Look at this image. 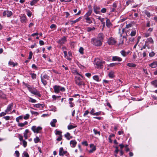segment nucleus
I'll use <instances>...</instances> for the list:
<instances>
[{"mask_svg": "<svg viewBox=\"0 0 157 157\" xmlns=\"http://www.w3.org/2000/svg\"><path fill=\"white\" fill-rule=\"evenodd\" d=\"M32 13L30 11H28L27 12V15L29 17H30L31 16Z\"/></svg>", "mask_w": 157, "mask_h": 157, "instance_id": "69168bd1", "label": "nucleus"}, {"mask_svg": "<svg viewBox=\"0 0 157 157\" xmlns=\"http://www.w3.org/2000/svg\"><path fill=\"white\" fill-rule=\"evenodd\" d=\"M3 15L4 16H6L7 17H9L12 15V13L10 11H5L3 12Z\"/></svg>", "mask_w": 157, "mask_h": 157, "instance_id": "9b49d317", "label": "nucleus"}, {"mask_svg": "<svg viewBox=\"0 0 157 157\" xmlns=\"http://www.w3.org/2000/svg\"><path fill=\"white\" fill-rule=\"evenodd\" d=\"M152 84L156 87H157V80H154L151 82Z\"/></svg>", "mask_w": 157, "mask_h": 157, "instance_id": "e433bc0d", "label": "nucleus"}, {"mask_svg": "<svg viewBox=\"0 0 157 157\" xmlns=\"http://www.w3.org/2000/svg\"><path fill=\"white\" fill-rule=\"evenodd\" d=\"M93 79L95 81L99 82L100 81L99 78L98 76L95 75L93 77Z\"/></svg>", "mask_w": 157, "mask_h": 157, "instance_id": "2f4dec72", "label": "nucleus"}, {"mask_svg": "<svg viewBox=\"0 0 157 157\" xmlns=\"http://www.w3.org/2000/svg\"><path fill=\"white\" fill-rule=\"evenodd\" d=\"M136 30L135 29H133L130 34V35L132 36H134L136 35Z\"/></svg>", "mask_w": 157, "mask_h": 157, "instance_id": "4be33fe9", "label": "nucleus"}, {"mask_svg": "<svg viewBox=\"0 0 157 157\" xmlns=\"http://www.w3.org/2000/svg\"><path fill=\"white\" fill-rule=\"evenodd\" d=\"M44 106V104H35L34 105V107L36 108H39L40 107H43Z\"/></svg>", "mask_w": 157, "mask_h": 157, "instance_id": "5701e85b", "label": "nucleus"}, {"mask_svg": "<svg viewBox=\"0 0 157 157\" xmlns=\"http://www.w3.org/2000/svg\"><path fill=\"white\" fill-rule=\"evenodd\" d=\"M29 114H26L25 116H24V118L25 120H26L29 118Z\"/></svg>", "mask_w": 157, "mask_h": 157, "instance_id": "09e8293b", "label": "nucleus"}, {"mask_svg": "<svg viewBox=\"0 0 157 157\" xmlns=\"http://www.w3.org/2000/svg\"><path fill=\"white\" fill-rule=\"evenodd\" d=\"M101 113V112H96L94 114H93V115L94 116H99L100 115Z\"/></svg>", "mask_w": 157, "mask_h": 157, "instance_id": "3c124183", "label": "nucleus"}, {"mask_svg": "<svg viewBox=\"0 0 157 157\" xmlns=\"http://www.w3.org/2000/svg\"><path fill=\"white\" fill-rule=\"evenodd\" d=\"M54 92L56 93H59L60 91H64L65 90V89L64 87H61L59 86L55 85L53 87Z\"/></svg>", "mask_w": 157, "mask_h": 157, "instance_id": "7ed1b4c3", "label": "nucleus"}, {"mask_svg": "<svg viewBox=\"0 0 157 157\" xmlns=\"http://www.w3.org/2000/svg\"><path fill=\"white\" fill-rule=\"evenodd\" d=\"M106 25L108 28H110L112 26V24L111 23L110 20L108 19H107L106 20Z\"/></svg>", "mask_w": 157, "mask_h": 157, "instance_id": "6ab92c4d", "label": "nucleus"}, {"mask_svg": "<svg viewBox=\"0 0 157 157\" xmlns=\"http://www.w3.org/2000/svg\"><path fill=\"white\" fill-rule=\"evenodd\" d=\"M93 131L95 134L96 135L97 134H98L99 136L100 135V132L98 131L97 130H96L95 128H94L93 129Z\"/></svg>", "mask_w": 157, "mask_h": 157, "instance_id": "a19ab883", "label": "nucleus"}, {"mask_svg": "<svg viewBox=\"0 0 157 157\" xmlns=\"http://www.w3.org/2000/svg\"><path fill=\"white\" fill-rule=\"evenodd\" d=\"M76 144L77 142L75 140H72L70 142V144L71 145V147H75Z\"/></svg>", "mask_w": 157, "mask_h": 157, "instance_id": "f3484780", "label": "nucleus"}, {"mask_svg": "<svg viewBox=\"0 0 157 157\" xmlns=\"http://www.w3.org/2000/svg\"><path fill=\"white\" fill-rule=\"evenodd\" d=\"M49 76L47 75H45L43 76H41V79L43 84L45 86L47 84V80H48Z\"/></svg>", "mask_w": 157, "mask_h": 157, "instance_id": "20e7f679", "label": "nucleus"}, {"mask_svg": "<svg viewBox=\"0 0 157 157\" xmlns=\"http://www.w3.org/2000/svg\"><path fill=\"white\" fill-rule=\"evenodd\" d=\"M67 151H63V147H60L59 150V154L60 156H63V155L66 153Z\"/></svg>", "mask_w": 157, "mask_h": 157, "instance_id": "4468645a", "label": "nucleus"}, {"mask_svg": "<svg viewBox=\"0 0 157 157\" xmlns=\"http://www.w3.org/2000/svg\"><path fill=\"white\" fill-rule=\"evenodd\" d=\"M81 18H82V17H79L78 18L76 19V20H75V21H71V24H73L75 23L78 22L81 19Z\"/></svg>", "mask_w": 157, "mask_h": 157, "instance_id": "c756f323", "label": "nucleus"}, {"mask_svg": "<svg viewBox=\"0 0 157 157\" xmlns=\"http://www.w3.org/2000/svg\"><path fill=\"white\" fill-rule=\"evenodd\" d=\"M127 66L131 67H136V65L133 63H128L127 64Z\"/></svg>", "mask_w": 157, "mask_h": 157, "instance_id": "cd10ccee", "label": "nucleus"}, {"mask_svg": "<svg viewBox=\"0 0 157 157\" xmlns=\"http://www.w3.org/2000/svg\"><path fill=\"white\" fill-rule=\"evenodd\" d=\"M50 27L51 29L56 28V25L54 24H52L50 26Z\"/></svg>", "mask_w": 157, "mask_h": 157, "instance_id": "6e6d98bb", "label": "nucleus"}, {"mask_svg": "<svg viewBox=\"0 0 157 157\" xmlns=\"http://www.w3.org/2000/svg\"><path fill=\"white\" fill-rule=\"evenodd\" d=\"M28 101L29 102L32 103H35L36 102V100L35 99H33L31 98H29V99Z\"/></svg>", "mask_w": 157, "mask_h": 157, "instance_id": "58836bf2", "label": "nucleus"}, {"mask_svg": "<svg viewBox=\"0 0 157 157\" xmlns=\"http://www.w3.org/2000/svg\"><path fill=\"white\" fill-rule=\"evenodd\" d=\"M62 139V136H59L57 139V141H60Z\"/></svg>", "mask_w": 157, "mask_h": 157, "instance_id": "774afa93", "label": "nucleus"}, {"mask_svg": "<svg viewBox=\"0 0 157 157\" xmlns=\"http://www.w3.org/2000/svg\"><path fill=\"white\" fill-rule=\"evenodd\" d=\"M106 9L105 8H102L101 10V12L102 13H105L106 12Z\"/></svg>", "mask_w": 157, "mask_h": 157, "instance_id": "8fccbe9b", "label": "nucleus"}, {"mask_svg": "<svg viewBox=\"0 0 157 157\" xmlns=\"http://www.w3.org/2000/svg\"><path fill=\"white\" fill-rule=\"evenodd\" d=\"M89 113V111L88 110H86V111H85L84 113L83 116L84 117L86 116Z\"/></svg>", "mask_w": 157, "mask_h": 157, "instance_id": "e2e57ef3", "label": "nucleus"}, {"mask_svg": "<svg viewBox=\"0 0 157 157\" xmlns=\"http://www.w3.org/2000/svg\"><path fill=\"white\" fill-rule=\"evenodd\" d=\"M42 128L39 126L36 127L35 126H33L31 128L32 130L34 132L36 133H39L40 132V131L41 130Z\"/></svg>", "mask_w": 157, "mask_h": 157, "instance_id": "423d86ee", "label": "nucleus"}, {"mask_svg": "<svg viewBox=\"0 0 157 157\" xmlns=\"http://www.w3.org/2000/svg\"><path fill=\"white\" fill-rule=\"evenodd\" d=\"M9 64L10 65H13V67L15 66V64L13 62H9Z\"/></svg>", "mask_w": 157, "mask_h": 157, "instance_id": "603ef678", "label": "nucleus"}, {"mask_svg": "<svg viewBox=\"0 0 157 157\" xmlns=\"http://www.w3.org/2000/svg\"><path fill=\"white\" fill-rule=\"evenodd\" d=\"M85 19L86 20V22L89 24H90L92 22V21L93 20H94V19L92 17H86L85 18Z\"/></svg>", "mask_w": 157, "mask_h": 157, "instance_id": "2eb2a0df", "label": "nucleus"}, {"mask_svg": "<svg viewBox=\"0 0 157 157\" xmlns=\"http://www.w3.org/2000/svg\"><path fill=\"white\" fill-rule=\"evenodd\" d=\"M145 14L148 17H150L151 16L150 13L148 12H146Z\"/></svg>", "mask_w": 157, "mask_h": 157, "instance_id": "338daca9", "label": "nucleus"}, {"mask_svg": "<svg viewBox=\"0 0 157 157\" xmlns=\"http://www.w3.org/2000/svg\"><path fill=\"white\" fill-rule=\"evenodd\" d=\"M32 56H33V53L31 51L29 52V59H31L32 58Z\"/></svg>", "mask_w": 157, "mask_h": 157, "instance_id": "a18cd8bd", "label": "nucleus"}, {"mask_svg": "<svg viewBox=\"0 0 157 157\" xmlns=\"http://www.w3.org/2000/svg\"><path fill=\"white\" fill-rule=\"evenodd\" d=\"M30 91L33 94L37 95L39 97H40L41 96L39 92L34 88L30 90Z\"/></svg>", "mask_w": 157, "mask_h": 157, "instance_id": "9d476101", "label": "nucleus"}, {"mask_svg": "<svg viewBox=\"0 0 157 157\" xmlns=\"http://www.w3.org/2000/svg\"><path fill=\"white\" fill-rule=\"evenodd\" d=\"M34 140L35 143H37L40 141V140L38 137L36 136V138L34 139Z\"/></svg>", "mask_w": 157, "mask_h": 157, "instance_id": "ea45409f", "label": "nucleus"}, {"mask_svg": "<svg viewBox=\"0 0 157 157\" xmlns=\"http://www.w3.org/2000/svg\"><path fill=\"white\" fill-rule=\"evenodd\" d=\"M100 21H101V22H102V23L103 24V26H105V22L104 21V19L103 18H101V19Z\"/></svg>", "mask_w": 157, "mask_h": 157, "instance_id": "0e129e2a", "label": "nucleus"}, {"mask_svg": "<svg viewBox=\"0 0 157 157\" xmlns=\"http://www.w3.org/2000/svg\"><path fill=\"white\" fill-rule=\"evenodd\" d=\"M23 155L25 157H29L28 154L26 152H24Z\"/></svg>", "mask_w": 157, "mask_h": 157, "instance_id": "de8ad7c7", "label": "nucleus"}, {"mask_svg": "<svg viewBox=\"0 0 157 157\" xmlns=\"http://www.w3.org/2000/svg\"><path fill=\"white\" fill-rule=\"evenodd\" d=\"M26 20V17L25 16H23L21 17V21L22 23L25 22Z\"/></svg>", "mask_w": 157, "mask_h": 157, "instance_id": "c85d7f7f", "label": "nucleus"}, {"mask_svg": "<svg viewBox=\"0 0 157 157\" xmlns=\"http://www.w3.org/2000/svg\"><path fill=\"white\" fill-rule=\"evenodd\" d=\"M95 112L94 109H92L90 112V114L93 115V114H94Z\"/></svg>", "mask_w": 157, "mask_h": 157, "instance_id": "4d7b16f0", "label": "nucleus"}, {"mask_svg": "<svg viewBox=\"0 0 157 157\" xmlns=\"http://www.w3.org/2000/svg\"><path fill=\"white\" fill-rule=\"evenodd\" d=\"M94 12L96 14H98L100 13L99 8L98 7H94Z\"/></svg>", "mask_w": 157, "mask_h": 157, "instance_id": "412c9836", "label": "nucleus"}, {"mask_svg": "<svg viewBox=\"0 0 157 157\" xmlns=\"http://www.w3.org/2000/svg\"><path fill=\"white\" fill-rule=\"evenodd\" d=\"M39 1V0H33L30 3V5L32 6L34 5Z\"/></svg>", "mask_w": 157, "mask_h": 157, "instance_id": "7c9ffc66", "label": "nucleus"}, {"mask_svg": "<svg viewBox=\"0 0 157 157\" xmlns=\"http://www.w3.org/2000/svg\"><path fill=\"white\" fill-rule=\"evenodd\" d=\"M76 83L79 86H81L82 85H84V83L82 79L79 77H76Z\"/></svg>", "mask_w": 157, "mask_h": 157, "instance_id": "39448f33", "label": "nucleus"}, {"mask_svg": "<svg viewBox=\"0 0 157 157\" xmlns=\"http://www.w3.org/2000/svg\"><path fill=\"white\" fill-rule=\"evenodd\" d=\"M60 97L58 96H56L55 95H53L52 96V98H53V99L54 100H56V99L57 98H59Z\"/></svg>", "mask_w": 157, "mask_h": 157, "instance_id": "bf43d9fd", "label": "nucleus"}, {"mask_svg": "<svg viewBox=\"0 0 157 157\" xmlns=\"http://www.w3.org/2000/svg\"><path fill=\"white\" fill-rule=\"evenodd\" d=\"M23 145L24 147H25L27 145V142L25 141V140H23Z\"/></svg>", "mask_w": 157, "mask_h": 157, "instance_id": "37998d69", "label": "nucleus"}, {"mask_svg": "<svg viewBox=\"0 0 157 157\" xmlns=\"http://www.w3.org/2000/svg\"><path fill=\"white\" fill-rule=\"evenodd\" d=\"M0 98L4 99L6 98V96L5 94H4L3 92L1 90H0Z\"/></svg>", "mask_w": 157, "mask_h": 157, "instance_id": "a878e982", "label": "nucleus"}, {"mask_svg": "<svg viewBox=\"0 0 157 157\" xmlns=\"http://www.w3.org/2000/svg\"><path fill=\"white\" fill-rule=\"evenodd\" d=\"M79 51L82 54H83V48L82 47H80L79 49Z\"/></svg>", "mask_w": 157, "mask_h": 157, "instance_id": "79ce46f5", "label": "nucleus"}, {"mask_svg": "<svg viewBox=\"0 0 157 157\" xmlns=\"http://www.w3.org/2000/svg\"><path fill=\"white\" fill-rule=\"evenodd\" d=\"M6 112H2L0 114V117H1L3 116H4L5 115H6Z\"/></svg>", "mask_w": 157, "mask_h": 157, "instance_id": "052dcab7", "label": "nucleus"}, {"mask_svg": "<svg viewBox=\"0 0 157 157\" xmlns=\"http://www.w3.org/2000/svg\"><path fill=\"white\" fill-rule=\"evenodd\" d=\"M90 147L92 148L89 151V152L90 153H92L94 151H95V150H96V147L95 146H94V145L93 144H90Z\"/></svg>", "mask_w": 157, "mask_h": 157, "instance_id": "dca6fc26", "label": "nucleus"}, {"mask_svg": "<svg viewBox=\"0 0 157 157\" xmlns=\"http://www.w3.org/2000/svg\"><path fill=\"white\" fill-rule=\"evenodd\" d=\"M95 29V28L94 27L91 28L90 27H88L87 28V30L88 32H90L91 31L94 30Z\"/></svg>", "mask_w": 157, "mask_h": 157, "instance_id": "c9c22d12", "label": "nucleus"}, {"mask_svg": "<svg viewBox=\"0 0 157 157\" xmlns=\"http://www.w3.org/2000/svg\"><path fill=\"white\" fill-rule=\"evenodd\" d=\"M55 132L56 135H59V136H62V132L61 131L56 130H55Z\"/></svg>", "mask_w": 157, "mask_h": 157, "instance_id": "f704fd0d", "label": "nucleus"}, {"mask_svg": "<svg viewBox=\"0 0 157 157\" xmlns=\"http://www.w3.org/2000/svg\"><path fill=\"white\" fill-rule=\"evenodd\" d=\"M13 104L12 103H11L9 104L7 107V109H6V110L5 111V112H8L9 111H10V110H11L12 109V108L13 107Z\"/></svg>", "mask_w": 157, "mask_h": 157, "instance_id": "ddd939ff", "label": "nucleus"}, {"mask_svg": "<svg viewBox=\"0 0 157 157\" xmlns=\"http://www.w3.org/2000/svg\"><path fill=\"white\" fill-rule=\"evenodd\" d=\"M65 136L68 140L72 138V137L70 136V134L69 132L67 133L65 135Z\"/></svg>", "mask_w": 157, "mask_h": 157, "instance_id": "bb28decb", "label": "nucleus"}, {"mask_svg": "<svg viewBox=\"0 0 157 157\" xmlns=\"http://www.w3.org/2000/svg\"><path fill=\"white\" fill-rule=\"evenodd\" d=\"M150 34V33L147 32V33H145L144 36L146 37H147L149 36Z\"/></svg>", "mask_w": 157, "mask_h": 157, "instance_id": "680f3d73", "label": "nucleus"}, {"mask_svg": "<svg viewBox=\"0 0 157 157\" xmlns=\"http://www.w3.org/2000/svg\"><path fill=\"white\" fill-rule=\"evenodd\" d=\"M122 60V59L121 58L117 56L113 57L112 59V60L113 61H121Z\"/></svg>", "mask_w": 157, "mask_h": 157, "instance_id": "f8f14e48", "label": "nucleus"}, {"mask_svg": "<svg viewBox=\"0 0 157 157\" xmlns=\"http://www.w3.org/2000/svg\"><path fill=\"white\" fill-rule=\"evenodd\" d=\"M94 63L97 68H101L103 64L105 63V62L97 58L94 60Z\"/></svg>", "mask_w": 157, "mask_h": 157, "instance_id": "f03ea898", "label": "nucleus"}, {"mask_svg": "<svg viewBox=\"0 0 157 157\" xmlns=\"http://www.w3.org/2000/svg\"><path fill=\"white\" fill-rule=\"evenodd\" d=\"M107 42L109 45H113L116 43V41L113 38L111 37L108 39Z\"/></svg>", "mask_w": 157, "mask_h": 157, "instance_id": "6e6552de", "label": "nucleus"}, {"mask_svg": "<svg viewBox=\"0 0 157 157\" xmlns=\"http://www.w3.org/2000/svg\"><path fill=\"white\" fill-rule=\"evenodd\" d=\"M152 68H155L157 66V62H154L149 65Z\"/></svg>", "mask_w": 157, "mask_h": 157, "instance_id": "aec40b11", "label": "nucleus"}, {"mask_svg": "<svg viewBox=\"0 0 157 157\" xmlns=\"http://www.w3.org/2000/svg\"><path fill=\"white\" fill-rule=\"evenodd\" d=\"M77 127L76 126H73L72 125H69L67 126V128L69 130H70L74 128Z\"/></svg>", "mask_w": 157, "mask_h": 157, "instance_id": "473e14b6", "label": "nucleus"}, {"mask_svg": "<svg viewBox=\"0 0 157 157\" xmlns=\"http://www.w3.org/2000/svg\"><path fill=\"white\" fill-rule=\"evenodd\" d=\"M153 41L152 38L151 37L147 38L145 42V45L148 48H150L149 44H153Z\"/></svg>", "mask_w": 157, "mask_h": 157, "instance_id": "0eeeda50", "label": "nucleus"}, {"mask_svg": "<svg viewBox=\"0 0 157 157\" xmlns=\"http://www.w3.org/2000/svg\"><path fill=\"white\" fill-rule=\"evenodd\" d=\"M155 54L154 52H152L149 53V56L150 57H152L153 56H154Z\"/></svg>", "mask_w": 157, "mask_h": 157, "instance_id": "13d9d810", "label": "nucleus"}, {"mask_svg": "<svg viewBox=\"0 0 157 157\" xmlns=\"http://www.w3.org/2000/svg\"><path fill=\"white\" fill-rule=\"evenodd\" d=\"M31 76L33 79H35L36 77V74L33 73L31 74Z\"/></svg>", "mask_w": 157, "mask_h": 157, "instance_id": "5fc2aeb1", "label": "nucleus"}, {"mask_svg": "<svg viewBox=\"0 0 157 157\" xmlns=\"http://www.w3.org/2000/svg\"><path fill=\"white\" fill-rule=\"evenodd\" d=\"M22 118V117L21 116H20L18 117H17L16 119V121L19 122V120L20 119H21Z\"/></svg>", "mask_w": 157, "mask_h": 157, "instance_id": "49530a36", "label": "nucleus"}, {"mask_svg": "<svg viewBox=\"0 0 157 157\" xmlns=\"http://www.w3.org/2000/svg\"><path fill=\"white\" fill-rule=\"evenodd\" d=\"M73 72L76 75H80V76H81L82 77V75H81L79 74L76 70H74V71H73Z\"/></svg>", "mask_w": 157, "mask_h": 157, "instance_id": "c03bdc74", "label": "nucleus"}, {"mask_svg": "<svg viewBox=\"0 0 157 157\" xmlns=\"http://www.w3.org/2000/svg\"><path fill=\"white\" fill-rule=\"evenodd\" d=\"M92 11L91 10H89L85 15L84 16V17H89V16H90L92 13Z\"/></svg>", "mask_w": 157, "mask_h": 157, "instance_id": "b1692460", "label": "nucleus"}, {"mask_svg": "<svg viewBox=\"0 0 157 157\" xmlns=\"http://www.w3.org/2000/svg\"><path fill=\"white\" fill-rule=\"evenodd\" d=\"M121 55L124 57H125L127 56V53L124 51L122 50L120 52Z\"/></svg>", "mask_w": 157, "mask_h": 157, "instance_id": "72a5a7b5", "label": "nucleus"}, {"mask_svg": "<svg viewBox=\"0 0 157 157\" xmlns=\"http://www.w3.org/2000/svg\"><path fill=\"white\" fill-rule=\"evenodd\" d=\"M109 76L110 78H113L114 77V72L112 71L110 72L109 74Z\"/></svg>", "mask_w": 157, "mask_h": 157, "instance_id": "4c0bfd02", "label": "nucleus"}, {"mask_svg": "<svg viewBox=\"0 0 157 157\" xmlns=\"http://www.w3.org/2000/svg\"><path fill=\"white\" fill-rule=\"evenodd\" d=\"M67 41L66 38L65 36L61 38L59 40L57 41V43L61 44H64Z\"/></svg>", "mask_w": 157, "mask_h": 157, "instance_id": "1a4fd4ad", "label": "nucleus"}, {"mask_svg": "<svg viewBox=\"0 0 157 157\" xmlns=\"http://www.w3.org/2000/svg\"><path fill=\"white\" fill-rule=\"evenodd\" d=\"M103 40V34L102 33H100L97 37L93 38L91 39V42L95 46H100L102 44Z\"/></svg>", "mask_w": 157, "mask_h": 157, "instance_id": "f257e3e1", "label": "nucleus"}, {"mask_svg": "<svg viewBox=\"0 0 157 157\" xmlns=\"http://www.w3.org/2000/svg\"><path fill=\"white\" fill-rule=\"evenodd\" d=\"M57 120L56 119H53L52 120V121L50 122V124L51 126L52 127H56L55 124L57 122Z\"/></svg>", "mask_w": 157, "mask_h": 157, "instance_id": "a211bd4d", "label": "nucleus"}, {"mask_svg": "<svg viewBox=\"0 0 157 157\" xmlns=\"http://www.w3.org/2000/svg\"><path fill=\"white\" fill-rule=\"evenodd\" d=\"M117 64V63H113L110 64L109 65V67H113L116 65Z\"/></svg>", "mask_w": 157, "mask_h": 157, "instance_id": "864d4df0", "label": "nucleus"}, {"mask_svg": "<svg viewBox=\"0 0 157 157\" xmlns=\"http://www.w3.org/2000/svg\"><path fill=\"white\" fill-rule=\"evenodd\" d=\"M27 124L28 122L26 121L23 123H19L18 124V126L20 127H22L24 126L25 125H27Z\"/></svg>", "mask_w": 157, "mask_h": 157, "instance_id": "393cba45", "label": "nucleus"}]
</instances>
